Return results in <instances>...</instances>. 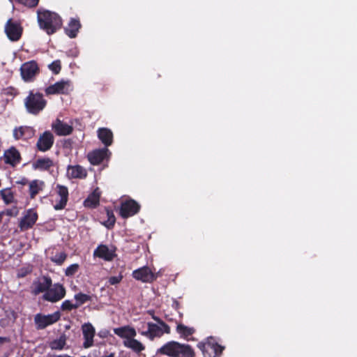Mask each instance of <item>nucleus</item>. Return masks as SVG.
<instances>
[{
    "instance_id": "f257e3e1",
    "label": "nucleus",
    "mask_w": 357,
    "mask_h": 357,
    "mask_svg": "<svg viewBox=\"0 0 357 357\" xmlns=\"http://www.w3.org/2000/svg\"><path fill=\"white\" fill-rule=\"evenodd\" d=\"M157 354L169 357H195L193 348L188 344L169 341L157 350Z\"/></svg>"
},
{
    "instance_id": "f03ea898",
    "label": "nucleus",
    "mask_w": 357,
    "mask_h": 357,
    "mask_svg": "<svg viewBox=\"0 0 357 357\" xmlns=\"http://www.w3.org/2000/svg\"><path fill=\"white\" fill-rule=\"evenodd\" d=\"M38 22L40 28L48 35L54 33L62 26V20L56 13L49 10L38 12Z\"/></svg>"
},
{
    "instance_id": "7ed1b4c3",
    "label": "nucleus",
    "mask_w": 357,
    "mask_h": 357,
    "mask_svg": "<svg viewBox=\"0 0 357 357\" xmlns=\"http://www.w3.org/2000/svg\"><path fill=\"white\" fill-rule=\"evenodd\" d=\"M24 104L29 114L36 116L46 107L47 101L45 99L42 93L31 90L24 98Z\"/></svg>"
},
{
    "instance_id": "20e7f679",
    "label": "nucleus",
    "mask_w": 357,
    "mask_h": 357,
    "mask_svg": "<svg viewBox=\"0 0 357 357\" xmlns=\"http://www.w3.org/2000/svg\"><path fill=\"white\" fill-rule=\"evenodd\" d=\"M197 347L202 351L204 357H219L225 347L219 344L213 337H208L204 342L197 344Z\"/></svg>"
},
{
    "instance_id": "39448f33",
    "label": "nucleus",
    "mask_w": 357,
    "mask_h": 357,
    "mask_svg": "<svg viewBox=\"0 0 357 357\" xmlns=\"http://www.w3.org/2000/svg\"><path fill=\"white\" fill-rule=\"evenodd\" d=\"M20 75L25 82H32L40 74V68L35 60L29 61L22 63L20 68Z\"/></svg>"
},
{
    "instance_id": "423d86ee",
    "label": "nucleus",
    "mask_w": 357,
    "mask_h": 357,
    "mask_svg": "<svg viewBox=\"0 0 357 357\" xmlns=\"http://www.w3.org/2000/svg\"><path fill=\"white\" fill-rule=\"evenodd\" d=\"M66 294L64 286L60 283H54L48 291L43 295V299L51 303H56L63 299Z\"/></svg>"
},
{
    "instance_id": "0eeeda50",
    "label": "nucleus",
    "mask_w": 357,
    "mask_h": 357,
    "mask_svg": "<svg viewBox=\"0 0 357 357\" xmlns=\"http://www.w3.org/2000/svg\"><path fill=\"white\" fill-rule=\"evenodd\" d=\"M60 318L61 313L59 311H56L47 315L38 313L34 317V322L38 330H43L48 326L52 325L57 322Z\"/></svg>"
},
{
    "instance_id": "6e6552de",
    "label": "nucleus",
    "mask_w": 357,
    "mask_h": 357,
    "mask_svg": "<svg viewBox=\"0 0 357 357\" xmlns=\"http://www.w3.org/2000/svg\"><path fill=\"white\" fill-rule=\"evenodd\" d=\"M23 28L17 22H14L13 19H9L5 25V33L11 41H18L22 35Z\"/></svg>"
},
{
    "instance_id": "1a4fd4ad",
    "label": "nucleus",
    "mask_w": 357,
    "mask_h": 357,
    "mask_svg": "<svg viewBox=\"0 0 357 357\" xmlns=\"http://www.w3.org/2000/svg\"><path fill=\"white\" fill-rule=\"evenodd\" d=\"M140 210V205L134 199H128L121 204L119 215L126 219L137 214Z\"/></svg>"
},
{
    "instance_id": "9d476101",
    "label": "nucleus",
    "mask_w": 357,
    "mask_h": 357,
    "mask_svg": "<svg viewBox=\"0 0 357 357\" xmlns=\"http://www.w3.org/2000/svg\"><path fill=\"white\" fill-rule=\"evenodd\" d=\"M132 276L135 280L144 283H151L157 279V275L152 272L151 268L147 266H144L133 271Z\"/></svg>"
},
{
    "instance_id": "9b49d317",
    "label": "nucleus",
    "mask_w": 357,
    "mask_h": 357,
    "mask_svg": "<svg viewBox=\"0 0 357 357\" xmlns=\"http://www.w3.org/2000/svg\"><path fill=\"white\" fill-rule=\"evenodd\" d=\"M38 213L34 209L30 208L26 211V214L19 222L20 231H24L31 229L38 220Z\"/></svg>"
},
{
    "instance_id": "f8f14e48",
    "label": "nucleus",
    "mask_w": 357,
    "mask_h": 357,
    "mask_svg": "<svg viewBox=\"0 0 357 357\" xmlns=\"http://www.w3.org/2000/svg\"><path fill=\"white\" fill-rule=\"evenodd\" d=\"M54 142L53 134L49 131H45L41 134L36 143V148L41 152H46L51 149Z\"/></svg>"
},
{
    "instance_id": "ddd939ff",
    "label": "nucleus",
    "mask_w": 357,
    "mask_h": 357,
    "mask_svg": "<svg viewBox=\"0 0 357 357\" xmlns=\"http://www.w3.org/2000/svg\"><path fill=\"white\" fill-rule=\"evenodd\" d=\"M111 155L109 150L105 147L100 149H96L89 152L87 158L93 165H100L105 159H107Z\"/></svg>"
},
{
    "instance_id": "4468645a",
    "label": "nucleus",
    "mask_w": 357,
    "mask_h": 357,
    "mask_svg": "<svg viewBox=\"0 0 357 357\" xmlns=\"http://www.w3.org/2000/svg\"><path fill=\"white\" fill-rule=\"evenodd\" d=\"M36 135V130L31 126H22L14 128L13 135L16 140L27 141Z\"/></svg>"
},
{
    "instance_id": "2eb2a0df",
    "label": "nucleus",
    "mask_w": 357,
    "mask_h": 357,
    "mask_svg": "<svg viewBox=\"0 0 357 357\" xmlns=\"http://www.w3.org/2000/svg\"><path fill=\"white\" fill-rule=\"evenodd\" d=\"M56 194L59 199L56 200L54 208L56 211H60L65 208L68 201V189L66 186L58 184L56 185Z\"/></svg>"
},
{
    "instance_id": "dca6fc26",
    "label": "nucleus",
    "mask_w": 357,
    "mask_h": 357,
    "mask_svg": "<svg viewBox=\"0 0 357 357\" xmlns=\"http://www.w3.org/2000/svg\"><path fill=\"white\" fill-rule=\"evenodd\" d=\"M116 249H109L107 245L100 244L93 252V256L107 261H112L116 257Z\"/></svg>"
},
{
    "instance_id": "f3484780",
    "label": "nucleus",
    "mask_w": 357,
    "mask_h": 357,
    "mask_svg": "<svg viewBox=\"0 0 357 357\" xmlns=\"http://www.w3.org/2000/svg\"><path fill=\"white\" fill-rule=\"evenodd\" d=\"M21 160L20 153L15 146H11L4 151L3 160L6 164L15 167L21 162Z\"/></svg>"
},
{
    "instance_id": "a211bd4d",
    "label": "nucleus",
    "mask_w": 357,
    "mask_h": 357,
    "mask_svg": "<svg viewBox=\"0 0 357 357\" xmlns=\"http://www.w3.org/2000/svg\"><path fill=\"white\" fill-rule=\"evenodd\" d=\"M82 329L84 339L83 347L84 348H89L93 345V337L96 333L95 328L91 324L88 323L82 325Z\"/></svg>"
},
{
    "instance_id": "6ab92c4d",
    "label": "nucleus",
    "mask_w": 357,
    "mask_h": 357,
    "mask_svg": "<svg viewBox=\"0 0 357 357\" xmlns=\"http://www.w3.org/2000/svg\"><path fill=\"white\" fill-rule=\"evenodd\" d=\"M69 82L61 80L45 88V92L47 96L64 94L66 93Z\"/></svg>"
},
{
    "instance_id": "aec40b11",
    "label": "nucleus",
    "mask_w": 357,
    "mask_h": 357,
    "mask_svg": "<svg viewBox=\"0 0 357 357\" xmlns=\"http://www.w3.org/2000/svg\"><path fill=\"white\" fill-rule=\"evenodd\" d=\"M147 330L140 332L141 335L153 340L155 337H160L163 335L160 326L152 322L147 323Z\"/></svg>"
},
{
    "instance_id": "412c9836",
    "label": "nucleus",
    "mask_w": 357,
    "mask_h": 357,
    "mask_svg": "<svg viewBox=\"0 0 357 357\" xmlns=\"http://www.w3.org/2000/svg\"><path fill=\"white\" fill-rule=\"evenodd\" d=\"M52 128L54 132L59 136L68 135H70L73 131V126L63 123L58 119L54 123H52Z\"/></svg>"
},
{
    "instance_id": "4be33fe9",
    "label": "nucleus",
    "mask_w": 357,
    "mask_h": 357,
    "mask_svg": "<svg viewBox=\"0 0 357 357\" xmlns=\"http://www.w3.org/2000/svg\"><path fill=\"white\" fill-rule=\"evenodd\" d=\"M101 214L102 217L100 218L103 219V220L101 221L102 225L109 229H112L116 222V218L113 210L109 207H104L101 211Z\"/></svg>"
},
{
    "instance_id": "5701e85b",
    "label": "nucleus",
    "mask_w": 357,
    "mask_h": 357,
    "mask_svg": "<svg viewBox=\"0 0 357 357\" xmlns=\"http://www.w3.org/2000/svg\"><path fill=\"white\" fill-rule=\"evenodd\" d=\"M67 175L70 178L84 179L87 176V171L81 165H68Z\"/></svg>"
},
{
    "instance_id": "b1692460",
    "label": "nucleus",
    "mask_w": 357,
    "mask_h": 357,
    "mask_svg": "<svg viewBox=\"0 0 357 357\" xmlns=\"http://www.w3.org/2000/svg\"><path fill=\"white\" fill-rule=\"evenodd\" d=\"M81 24L79 19L70 18L68 25L64 28L66 34L70 38H75L77 36Z\"/></svg>"
},
{
    "instance_id": "393cba45",
    "label": "nucleus",
    "mask_w": 357,
    "mask_h": 357,
    "mask_svg": "<svg viewBox=\"0 0 357 357\" xmlns=\"http://www.w3.org/2000/svg\"><path fill=\"white\" fill-rule=\"evenodd\" d=\"M98 137L106 148L113 143V133L107 128H100L98 130Z\"/></svg>"
},
{
    "instance_id": "a878e982",
    "label": "nucleus",
    "mask_w": 357,
    "mask_h": 357,
    "mask_svg": "<svg viewBox=\"0 0 357 357\" xmlns=\"http://www.w3.org/2000/svg\"><path fill=\"white\" fill-rule=\"evenodd\" d=\"M114 333L121 338L128 340L130 337L136 336V331L134 328L129 326H122L119 328H114Z\"/></svg>"
},
{
    "instance_id": "bb28decb",
    "label": "nucleus",
    "mask_w": 357,
    "mask_h": 357,
    "mask_svg": "<svg viewBox=\"0 0 357 357\" xmlns=\"http://www.w3.org/2000/svg\"><path fill=\"white\" fill-rule=\"evenodd\" d=\"M52 281L51 278L49 276H43L41 281L36 283L35 289L33 290L34 294L37 295L43 292H44V294L46 293L49 288L52 287Z\"/></svg>"
},
{
    "instance_id": "cd10ccee",
    "label": "nucleus",
    "mask_w": 357,
    "mask_h": 357,
    "mask_svg": "<svg viewBox=\"0 0 357 357\" xmlns=\"http://www.w3.org/2000/svg\"><path fill=\"white\" fill-rule=\"evenodd\" d=\"M53 166V160L50 158H38L33 164V169L41 171L48 170Z\"/></svg>"
},
{
    "instance_id": "c85d7f7f",
    "label": "nucleus",
    "mask_w": 357,
    "mask_h": 357,
    "mask_svg": "<svg viewBox=\"0 0 357 357\" xmlns=\"http://www.w3.org/2000/svg\"><path fill=\"white\" fill-rule=\"evenodd\" d=\"M123 345L126 347L130 349L132 351L137 354L142 352L145 349L144 345L137 340L135 339L134 337H130L128 340H125L123 341Z\"/></svg>"
},
{
    "instance_id": "c756f323",
    "label": "nucleus",
    "mask_w": 357,
    "mask_h": 357,
    "mask_svg": "<svg viewBox=\"0 0 357 357\" xmlns=\"http://www.w3.org/2000/svg\"><path fill=\"white\" fill-rule=\"evenodd\" d=\"M176 330L181 337L188 341L191 340L190 336L192 335L195 332V329L193 327L186 326L181 323L177 324Z\"/></svg>"
},
{
    "instance_id": "7c9ffc66",
    "label": "nucleus",
    "mask_w": 357,
    "mask_h": 357,
    "mask_svg": "<svg viewBox=\"0 0 357 357\" xmlns=\"http://www.w3.org/2000/svg\"><path fill=\"white\" fill-rule=\"evenodd\" d=\"M45 183L43 181L33 180L29 183V195L31 199H34L40 191L43 190Z\"/></svg>"
},
{
    "instance_id": "2f4dec72",
    "label": "nucleus",
    "mask_w": 357,
    "mask_h": 357,
    "mask_svg": "<svg viewBox=\"0 0 357 357\" xmlns=\"http://www.w3.org/2000/svg\"><path fill=\"white\" fill-rule=\"evenodd\" d=\"M66 344V337L62 335L59 338L52 340L50 343V347L52 350H62Z\"/></svg>"
},
{
    "instance_id": "473e14b6",
    "label": "nucleus",
    "mask_w": 357,
    "mask_h": 357,
    "mask_svg": "<svg viewBox=\"0 0 357 357\" xmlns=\"http://www.w3.org/2000/svg\"><path fill=\"white\" fill-rule=\"evenodd\" d=\"M0 196L6 204L16 202L14 199V194L9 188L0 190Z\"/></svg>"
},
{
    "instance_id": "72a5a7b5",
    "label": "nucleus",
    "mask_w": 357,
    "mask_h": 357,
    "mask_svg": "<svg viewBox=\"0 0 357 357\" xmlns=\"http://www.w3.org/2000/svg\"><path fill=\"white\" fill-rule=\"evenodd\" d=\"M74 298L75 300V305H77V308H78L82 305L86 303L88 301H90L91 300V296L88 294L79 292V293L75 294Z\"/></svg>"
},
{
    "instance_id": "f704fd0d",
    "label": "nucleus",
    "mask_w": 357,
    "mask_h": 357,
    "mask_svg": "<svg viewBox=\"0 0 357 357\" xmlns=\"http://www.w3.org/2000/svg\"><path fill=\"white\" fill-rule=\"evenodd\" d=\"M100 199L89 195V197L84 201V206L86 207L94 208L99 205Z\"/></svg>"
},
{
    "instance_id": "c9c22d12",
    "label": "nucleus",
    "mask_w": 357,
    "mask_h": 357,
    "mask_svg": "<svg viewBox=\"0 0 357 357\" xmlns=\"http://www.w3.org/2000/svg\"><path fill=\"white\" fill-rule=\"evenodd\" d=\"M67 255L62 252L56 254L54 257H51V261L57 265H61L66 259Z\"/></svg>"
},
{
    "instance_id": "e433bc0d",
    "label": "nucleus",
    "mask_w": 357,
    "mask_h": 357,
    "mask_svg": "<svg viewBox=\"0 0 357 357\" xmlns=\"http://www.w3.org/2000/svg\"><path fill=\"white\" fill-rule=\"evenodd\" d=\"M75 309H77V305H75V303H73L70 300L64 301L61 305V310L62 311L70 312Z\"/></svg>"
},
{
    "instance_id": "4c0bfd02",
    "label": "nucleus",
    "mask_w": 357,
    "mask_h": 357,
    "mask_svg": "<svg viewBox=\"0 0 357 357\" xmlns=\"http://www.w3.org/2000/svg\"><path fill=\"white\" fill-rule=\"evenodd\" d=\"M10 1L11 2L14 1V0ZM15 1L31 8L36 7L39 3V0H15Z\"/></svg>"
},
{
    "instance_id": "58836bf2",
    "label": "nucleus",
    "mask_w": 357,
    "mask_h": 357,
    "mask_svg": "<svg viewBox=\"0 0 357 357\" xmlns=\"http://www.w3.org/2000/svg\"><path fill=\"white\" fill-rule=\"evenodd\" d=\"M49 69L55 75L60 73L61 70V63L60 60L54 61L49 66Z\"/></svg>"
},
{
    "instance_id": "ea45409f",
    "label": "nucleus",
    "mask_w": 357,
    "mask_h": 357,
    "mask_svg": "<svg viewBox=\"0 0 357 357\" xmlns=\"http://www.w3.org/2000/svg\"><path fill=\"white\" fill-rule=\"evenodd\" d=\"M79 266L77 264L70 265L65 271V275L68 277L73 276L79 270Z\"/></svg>"
},
{
    "instance_id": "a19ab883",
    "label": "nucleus",
    "mask_w": 357,
    "mask_h": 357,
    "mask_svg": "<svg viewBox=\"0 0 357 357\" xmlns=\"http://www.w3.org/2000/svg\"><path fill=\"white\" fill-rule=\"evenodd\" d=\"M123 275L121 273H120L119 275L116 276H111L108 279V282L111 285H115L119 283H120L123 279Z\"/></svg>"
},
{
    "instance_id": "79ce46f5",
    "label": "nucleus",
    "mask_w": 357,
    "mask_h": 357,
    "mask_svg": "<svg viewBox=\"0 0 357 357\" xmlns=\"http://www.w3.org/2000/svg\"><path fill=\"white\" fill-rule=\"evenodd\" d=\"M160 327L162 328L163 334H170L171 333V328L165 322H162Z\"/></svg>"
},
{
    "instance_id": "37998d69",
    "label": "nucleus",
    "mask_w": 357,
    "mask_h": 357,
    "mask_svg": "<svg viewBox=\"0 0 357 357\" xmlns=\"http://www.w3.org/2000/svg\"><path fill=\"white\" fill-rule=\"evenodd\" d=\"M6 93L8 95L15 96L17 94V91L15 88L10 87L5 89Z\"/></svg>"
},
{
    "instance_id": "c03bdc74",
    "label": "nucleus",
    "mask_w": 357,
    "mask_h": 357,
    "mask_svg": "<svg viewBox=\"0 0 357 357\" xmlns=\"http://www.w3.org/2000/svg\"><path fill=\"white\" fill-rule=\"evenodd\" d=\"M90 195H91L92 197H96V198L100 199V192L99 191L98 188H96V190H94L93 191V192Z\"/></svg>"
},
{
    "instance_id": "a18cd8bd",
    "label": "nucleus",
    "mask_w": 357,
    "mask_h": 357,
    "mask_svg": "<svg viewBox=\"0 0 357 357\" xmlns=\"http://www.w3.org/2000/svg\"><path fill=\"white\" fill-rule=\"evenodd\" d=\"M172 307L176 310H178L180 307V303L178 301L174 300L172 305Z\"/></svg>"
},
{
    "instance_id": "49530a36",
    "label": "nucleus",
    "mask_w": 357,
    "mask_h": 357,
    "mask_svg": "<svg viewBox=\"0 0 357 357\" xmlns=\"http://www.w3.org/2000/svg\"><path fill=\"white\" fill-rule=\"evenodd\" d=\"M17 184H21L22 185H25L29 183V181L26 178H22L20 181H16Z\"/></svg>"
},
{
    "instance_id": "de8ad7c7",
    "label": "nucleus",
    "mask_w": 357,
    "mask_h": 357,
    "mask_svg": "<svg viewBox=\"0 0 357 357\" xmlns=\"http://www.w3.org/2000/svg\"><path fill=\"white\" fill-rule=\"evenodd\" d=\"M152 319L155 320L160 326L161 325V323L163 322L160 318L155 316L154 314L152 315Z\"/></svg>"
},
{
    "instance_id": "09e8293b",
    "label": "nucleus",
    "mask_w": 357,
    "mask_h": 357,
    "mask_svg": "<svg viewBox=\"0 0 357 357\" xmlns=\"http://www.w3.org/2000/svg\"><path fill=\"white\" fill-rule=\"evenodd\" d=\"M6 215H9V216H13L14 215L13 213V211L12 210H7L6 211Z\"/></svg>"
},
{
    "instance_id": "8fccbe9b",
    "label": "nucleus",
    "mask_w": 357,
    "mask_h": 357,
    "mask_svg": "<svg viewBox=\"0 0 357 357\" xmlns=\"http://www.w3.org/2000/svg\"><path fill=\"white\" fill-rule=\"evenodd\" d=\"M2 216H3V214L1 213H0V222L2 220Z\"/></svg>"
},
{
    "instance_id": "3c124183",
    "label": "nucleus",
    "mask_w": 357,
    "mask_h": 357,
    "mask_svg": "<svg viewBox=\"0 0 357 357\" xmlns=\"http://www.w3.org/2000/svg\"><path fill=\"white\" fill-rule=\"evenodd\" d=\"M3 340H4L3 337H0V342H3Z\"/></svg>"
}]
</instances>
